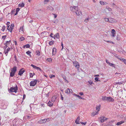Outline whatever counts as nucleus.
I'll list each match as a JSON object with an SVG mask.
<instances>
[{"mask_svg": "<svg viewBox=\"0 0 126 126\" xmlns=\"http://www.w3.org/2000/svg\"><path fill=\"white\" fill-rule=\"evenodd\" d=\"M50 0H45L44 1V3L45 4H47Z\"/></svg>", "mask_w": 126, "mask_h": 126, "instance_id": "nucleus-40", "label": "nucleus"}, {"mask_svg": "<svg viewBox=\"0 0 126 126\" xmlns=\"http://www.w3.org/2000/svg\"><path fill=\"white\" fill-rule=\"evenodd\" d=\"M105 41L107 43H112L113 44H114V42H112L111 41Z\"/></svg>", "mask_w": 126, "mask_h": 126, "instance_id": "nucleus-46", "label": "nucleus"}, {"mask_svg": "<svg viewBox=\"0 0 126 126\" xmlns=\"http://www.w3.org/2000/svg\"><path fill=\"white\" fill-rule=\"evenodd\" d=\"M20 39L21 41H22L24 40L25 39L24 37H21L20 38Z\"/></svg>", "mask_w": 126, "mask_h": 126, "instance_id": "nucleus-42", "label": "nucleus"}, {"mask_svg": "<svg viewBox=\"0 0 126 126\" xmlns=\"http://www.w3.org/2000/svg\"><path fill=\"white\" fill-rule=\"evenodd\" d=\"M20 9L19 8H17L16 9V13L15 14V15H16L18 13V12L20 10Z\"/></svg>", "mask_w": 126, "mask_h": 126, "instance_id": "nucleus-31", "label": "nucleus"}, {"mask_svg": "<svg viewBox=\"0 0 126 126\" xmlns=\"http://www.w3.org/2000/svg\"><path fill=\"white\" fill-rule=\"evenodd\" d=\"M46 119H44L43 120H42L40 121V123H45L46 122Z\"/></svg>", "mask_w": 126, "mask_h": 126, "instance_id": "nucleus-27", "label": "nucleus"}, {"mask_svg": "<svg viewBox=\"0 0 126 126\" xmlns=\"http://www.w3.org/2000/svg\"><path fill=\"white\" fill-rule=\"evenodd\" d=\"M79 119L78 118L75 121V123L77 124H79Z\"/></svg>", "mask_w": 126, "mask_h": 126, "instance_id": "nucleus-38", "label": "nucleus"}, {"mask_svg": "<svg viewBox=\"0 0 126 126\" xmlns=\"http://www.w3.org/2000/svg\"><path fill=\"white\" fill-rule=\"evenodd\" d=\"M36 54L38 56H39L40 55V52L38 50H36L35 52Z\"/></svg>", "mask_w": 126, "mask_h": 126, "instance_id": "nucleus-26", "label": "nucleus"}, {"mask_svg": "<svg viewBox=\"0 0 126 126\" xmlns=\"http://www.w3.org/2000/svg\"><path fill=\"white\" fill-rule=\"evenodd\" d=\"M111 66L112 67H114V68H115V65L113 64L112 63V64L111 65Z\"/></svg>", "mask_w": 126, "mask_h": 126, "instance_id": "nucleus-63", "label": "nucleus"}, {"mask_svg": "<svg viewBox=\"0 0 126 126\" xmlns=\"http://www.w3.org/2000/svg\"><path fill=\"white\" fill-rule=\"evenodd\" d=\"M99 112H97L96 111H94L92 113L91 116L92 117H94L95 115H97Z\"/></svg>", "mask_w": 126, "mask_h": 126, "instance_id": "nucleus-15", "label": "nucleus"}, {"mask_svg": "<svg viewBox=\"0 0 126 126\" xmlns=\"http://www.w3.org/2000/svg\"><path fill=\"white\" fill-rule=\"evenodd\" d=\"M108 64H109V65L110 66H111L112 64V63H110L109 62H108Z\"/></svg>", "mask_w": 126, "mask_h": 126, "instance_id": "nucleus-62", "label": "nucleus"}, {"mask_svg": "<svg viewBox=\"0 0 126 126\" xmlns=\"http://www.w3.org/2000/svg\"><path fill=\"white\" fill-rule=\"evenodd\" d=\"M100 122H103L104 120H107V119H108V118H105V117L103 116H101L100 118Z\"/></svg>", "mask_w": 126, "mask_h": 126, "instance_id": "nucleus-12", "label": "nucleus"}, {"mask_svg": "<svg viewBox=\"0 0 126 126\" xmlns=\"http://www.w3.org/2000/svg\"><path fill=\"white\" fill-rule=\"evenodd\" d=\"M54 41H51L49 42V44L50 45H51L53 44H54Z\"/></svg>", "mask_w": 126, "mask_h": 126, "instance_id": "nucleus-37", "label": "nucleus"}, {"mask_svg": "<svg viewBox=\"0 0 126 126\" xmlns=\"http://www.w3.org/2000/svg\"><path fill=\"white\" fill-rule=\"evenodd\" d=\"M88 82L90 85H91L93 83V81L91 80H90L88 81Z\"/></svg>", "mask_w": 126, "mask_h": 126, "instance_id": "nucleus-45", "label": "nucleus"}, {"mask_svg": "<svg viewBox=\"0 0 126 126\" xmlns=\"http://www.w3.org/2000/svg\"><path fill=\"white\" fill-rule=\"evenodd\" d=\"M94 79L96 81H98V78L97 77H95L94 78Z\"/></svg>", "mask_w": 126, "mask_h": 126, "instance_id": "nucleus-57", "label": "nucleus"}, {"mask_svg": "<svg viewBox=\"0 0 126 126\" xmlns=\"http://www.w3.org/2000/svg\"><path fill=\"white\" fill-rule=\"evenodd\" d=\"M25 71V70L23 68H22L19 71L18 74L20 76H21Z\"/></svg>", "mask_w": 126, "mask_h": 126, "instance_id": "nucleus-13", "label": "nucleus"}, {"mask_svg": "<svg viewBox=\"0 0 126 126\" xmlns=\"http://www.w3.org/2000/svg\"><path fill=\"white\" fill-rule=\"evenodd\" d=\"M116 39L117 40H120L121 39L120 36L119 35H117L116 37Z\"/></svg>", "mask_w": 126, "mask_h": 126, "instance_id": "nucleus-28", "label": "nucleus"}, {"mask_svg": "<svg viewBox=\"0 0 126 126\" xmlns=\"http://www.w3.org/2000/svg\"><path fill=\"white\" fill-rule=\"evenodd\" d=\"M53 105V103L49 101L47 105L50 107L52 106Z\"/></svg>", "mask_w": 126, "mask_h": 126, "instance_id": "nucleus-23", "label": "nucleus"}, {"mask_svg": "<svg viewBox=\"0 0 126 126\" xmlns=\"http://www.w3.org/2000/svg\"><path fill=\"white\" fill-rule=\"evenodd\" d=\"M5 29V27L4 26L2 27V28L1 30L3 31H4Z\"/></svg>", "mask_w": 126, "mask_h": 126, "instance_id": "nucleus-43", "label": "nucleus"}, {"mask_svg": "<svg viewBox=\"0 0 126 126\" xmlns=\"http://www.w3.org/2000/svg\"><path fill=\"white\" fill-rule=\"evenodd\" d=\"M101 105H99L98 106H97L96 108V110H97V112H99V111H100V108Z\"/></svg>", "mask_w": 126, "mask_h": 126, "instance_id": "nucleus-19", "label": "nucleus"}, {"mask_svg": "<svg viewBox=\"0 0 126 126\" xmlns=\"http://www.w3.org/2000/svg\"><path fill=\"white\" fill-rule=\"evenodd\" d=\"M107 100L108 102H113L114 101V99L111 97H107Z\"/></svg>", "mask_w": 126, "mask_h": 126, "instance_id": "nucleus-11", "label": "nucleus"}, {"mask_svg": "<svg viewBox=\"0 0 126 126\" xmlns=\"http://www.w3.org/2000/svg\"><path fill=\"white\" fill-rule=\"evenodd\" d=\"M47 9L48 10H53V8L51 6H49L47 7Z\"/></svg>", "mask_w": 126, "mask_h": 126, "instance_id": "nucleus-25", "label": "nucleus"}, {"mask_svg": "<svg viewBox=\"0 0 126 126\" xmlns=\"http://www.w3.org/2000/svg\"><path fill=\"white\" fill-rule=\"evenodd\" d=\"M37 80H34L32 81L30 83V86H34L36 84Z\"/></svg>", "mask_w": 126, "mask_h": 126, "instance_id": "nucleus-7", "label": "nucleus"}, {"mask_svg": "<svg viewBox=\"0 0 126 126\" xmlns=\"http://www.w3.org/2000/svg\"><path fill=\"white\" fill-rule=\"evenodd\" d=\"M10 23L9 22H7L6 24L7 25V28H9V27L10 26Z\"/></svg>", "mask_w": 126, "mask_h": 126, "instance_id": "nucleus-41", "label": "nucleus"}, {"mask_svg": "<svg viewBox=\"0 0 126 126\" xmlns=\"http://www.w3.org/2000/svg\"><path fill=\"white\" fill-rule=\"evenodd\" d=\"M117 22L116 20L115 19L112 18H109V22L112 23H116Z\"/></svg>", "mask_w": 126, "mask_h": 126, "instance_id": "nucleus-8", "label": "nucleus"}, {"mask_svg": "<svg viewBox=\"0 0 126 126\" xmlns=\"http://www.w3.org/2000/svg\"><path fill=\"white\" fill-rule=\"evenodd\" d=\"M103 18L105 19V21L109 22V18H106L104 17Z\"/></svg>", "mask_w": 126, "mask_h": 126, "instance_id": "nucleus-39", "label": "nucleus"}, {"mask_svg": "<svg viewBox=\"0 0 126 126\" xmlns=\"http://www.w3.org/2000/svg\"><path fill=\"white\" fill-rule=\"evenodd\" d=\"M25 4L23 3H20L18 4V6L20 7H23L24 6Z\"/></svg>", "mask_w": 126, "mask_h": 126, "instance_id": "nucleus-24", "label": "nucleus"}, {"mask_svg": "<svg viewBox=\"0 0 126 126\" xmlns=\"http://www.w3.org/2000/svg\"><path fill=\"white\" fill-rule=\"evenodd\" d=\"M4 48V52L6 55L7 56L8 52L10 50H12L13 49V48L12 47V46H10V47H8L7 48Z\"/></svg>", "mask_w": 126, "mask_h": 126, "instance_id": "nucleus-3", "label": "nucleus"}, {"mask_svg": "<svg viewBox=\"0 0 126 126\" xmlns=\"http://www.w3.org/2000/svg\"><path fill=\"white\" fill-rule=\"evenodd\" d=\"M72 92L73 91L71 89H69V88L67 89L65 91V93H66L68 94H69L70 93H72Z\"/></svg>", "mask_w": 126, "mask_h": 126, "instance_id": "nucleus-14", "label": "nucleus"}, {"mask_svg": "<svg viewBox=\"0 0 126 126\" xmlns=\"http://www.w3.org/2000/svg\"><path fill=\"white\" fill-rule=\"evenodd\" d=\"M6 37V36H2V39H4Z\"/></svg>", "mask_w": 126, "mask_h": 126, "instance_id": "nucleus-58", "label": "nucleus"}, {"mask_svg": "<svg viewBox=\"0 0 126 126\" xmlns=\"http://www.w3.org/2000/svg\"><path fill=\"white\" fill-rule=\"evenodd\" d=\"M70 9L71 11L75 13L78 10V7L77 6H71L70 7Z\"/></svg>", "mask_w": 126, "mask_h": 126, "instance_id": "nucleus-5", "label": "nucleus"}, {"mask_svg": "<svg viewBox=\"0 0 126 126\" xmlns=\"http://www.w3.org/2000/svg\"><path fill=\"white\" fill-rule=\"evenodd\" d=\"M15 11V9H14V10L13 11H12V14H13L14 13V12Z\"/></svg>", "mask_w": 126, "mask_h": 126, "instance_id": "nucleus-56", "label": "nucleus"}, {"mask_svg": "<svg viewBox=\"0 0 126 126\" xmlns=\"http://www.w3.org/2000/svg\"><path fill=\"white\" fill-rule=\"evenodd\" d=\"M61 46H62V50L63 49V44L62 42V43H61Z\"/></svg>", "mask_w": 126, "mask_h": 126, "instance_id": "nucleus-61", "label": "nucleus"}, {"mask_svg": "<svg viewBox=\"0 0 126 126\" xmlns=\"http://www.w3.org/2000/svg\"><path fill=\"white\" fill-rule=\"evenodd\" d=\"M14 42L15 43V45H17V42L16 41H14Z\"/></svg>", "mask_w": 126, "mask_h": 126, "instance_id": "nucleus-59", "label": "nucleus"}, {"mask_svg": "<svg viewBox=\"0 0 126 126\" xmlns=\"http://www.w3.org/2000/svg\"><path fill=\"white\" fill-rule=\"evenodd\" d=\"M23 26L22 27H21L20 29H19V32H21V31H22L23 32L24 28L23 27Z\"/></svg>", "mask_w": 126, "mask_h": 126, "instance_id": "nucleus-35", "label": "nucleus"}, {"mask_svg": "<svg viewBox=\"0 0 126 126\" xmlns=\"http://www.w3.org/2000/svg\"><path fill=\"white\" fill-rule=\"evenodd\" d=\"M81 124H82V125H85L87 123V122H81Z\"/></svg>", "mask_w": 126, "mask_h": 126, "instance_id": "nucleus-53", "label": "nucleus"}, {"mask_svg": "<svg viewBox=\"0 0 126 126\" xmlns=\"http://www.w3.org/2000/svg\"><path fill=\"white\" fill-rule=\"evenodd\" d=\"M45 119H46V121H49L50 120V118H48Z\"/></svg>", "mask_w": 126, "mask_h": 126, "instance_id": "nucleus-55", "label": "nucleus"}, {"mask_svg": "<svg viewBox=\"0 0 126 126\" xmlns=\"http://www.w3.org/2000/svg\"><path fill=\"white\" fill-rule=\"evenodd\" d=\"M124 122L125 121H121L119 122H117L116 124V125L117 126H119L124 123Z\"/></svg>", "mask_w": 126, "mask_h": 126, "instance_id": "nucleus-17", "label": "nucleus"}, {"mask_svg": "<svg viewBox=\"0 0 126 126\" xmlns=\"http://www.w3.org/2000/svg\"><path fill=\"white\" fill-rule=\"evenodd\" d=\"M123 83H122L121 82H117L116 83V84H122Z\"/></svg>", "mask_w": 126, "mask_h": 126, "instance_id": "nucleus-50", "label": "nucleus"}, {"mask_svg": "<svg viewBox=\"0 0 126 126\" xmlns=\"http://www.w3.org/2000/svg\"><path fill=\"white\" fill-rule=\"evenodd\" d=\"M54 37H55L57 39H59V38L60 36L59 35V33H57L55 34L54 35Z\"/></svg>", "mask_w": 126, "mask_h": 126, "instance_id": "nucleus-21", "label": "nucleus"}, {"mask_svg": "<svg viewBox=\"0 0 126 126\" xmlns=\"http://www.w3.org/2000/svg\"><path fill=\"white\" fill-rule=\"evenodd\" d=\"M89 19L90 18L89 17H88L87 18H86L85 20H84V21L85 22L87 23L89 21Z\"/></svg>", "mask_w": 126, "mask_h": 126, "instance_id": "nucleus-33", "label": "nucleus"}, {"mask_svg": "<svg viewBox=\"0 0 126 126\" xmlns=\"http://www.w3.org/2000/svg\"><path fill=\"white\" fill-rule=\"evenodd\" d=\"M120 61L123 62L126 65V60L124 58H123L122 59H120Z\"/></svg>", "mask_w": 126, "mask_h": 126, "instance_id": "nucleus-30", "label": "nucleus"}, {"mask_svg": "<svg viewBox=\"0 0 126 126\" xmlns=\"http://www.w3.org/2000/svg\"><path fill=\"white\" fill-rule=\"evenodd\" d=\"M107 97L106 96H103L102 99L103 101H105V100H107Z\"/></svg>", "mask_w": 126, "mask_h": 126, "instance_id": "nucleus-29", "label": "nucleus"}, {"mask_svg": "<svg viewBox=\"0 0 126 126\" xmlns=\"http://www.w3.org/2000/svg\"><path fill=\"white\" fill-rule=\"evenodd\" d=\"M53 34L52 33H51L50 34V36L51 37H52V38H54V39L55 38L53 36H52V35H53Z\"/></svg>", "mask_w": 126, "mask_h": 126, "instance_id": "nucleus-51", "label": "nucleus"}, {"mask_svg": "<svg viewBox=\"0 0 126 126\" xmlns=\"http://www.w3.org/2000/svg\"><path fill=\"white\" fill-rule=\"evenodd\" d=\"M47 61L51 63L52 62V59L51 58H47Z\"/></svg>", "mask_w": 126, "mask_h": 126, "instance_id": "nucleus-32", "label": "nucleus"}, {"mask_svg": "<svg viewBox=\"0 0 126 126\" xmlns=\"http://www.w3.org/2000/svg\"><path fill=\"white\" fill-rule=\"evenodd\" d=\"M73 63L74 65L78 70H79L80 67V65L79 63L77 61L74 62Z\"/></svg>", "mask_w": 126, "mask_h": 126, "instance_id": "nucleus-6", "label": "nucleus"}, {"mask_svg": "<svg viewBox=\"0 0 126 126\" xmlns=\"http://www.w3.org/2000/svg\"><path fill=\"white\" fill-rule=\"evenodd\" d=\"M11 41L10 40L9 41H7L6 43L5 44V46L4 47V48H7L8 47H10V46H12V44L11 42Z\"/></svg>", "mask_w": 126, "mask_h": 126, "instance_id": "nucleus-4", "label": "nucleus"}, {"mask_svg": "<svg viewBox=\"0 0 126 126\" xmlns=\"http://www.w3.org/2000/svg\"><path fill=\"white\" fill-rule=\"evenodd\" d=\"M56 49L55 48H53L52 49V55H55L56 53Z\"/></svg>", "mask_w": 126, "mask_h": 126, "instance_id": "nucleus-18", "label": "nucleus"}, {"mask_svg": "<svg viewBox=\"0 0 126 126\" xmlns=\"http://www.w3.org/2000/svg\"><path fill=\"white\" fill-rule=\"evenodd\" d=\"M36 69H37V70H39L41 71H42V70L41 69V68H39L38 67H37V68H36Z\"/></svg>", "mask_w": 126, "mask_h": 126, "instance_id": "nucleus-54", "label": "nucleus"}, {"mask_svg": "<svg viewBox=\"0 0 126 126\" xmlns=\"http://www.w3.org/2000/svg\"><path fill=\"white\" fill-rule=\"evenodd\" d=\"M116 57L119 60H120V59H121L122 58H119V56H116Z\"/></svg>", "mask_w": 126, "mask_h": 126, "instance_id": "nucleus-52", "label": "nucleus"}, {"mask_svg": "<svg viewBox=\"0 0 126 126\" xmlns=\"http://www.w3.org/2000/svg\"><path fill=\"white\" fill-rule=\"evenodd\" d=\"M14 26V25L13 24H11L10 25V28L7 29L9 30L11 32H12V30L13 29Z\"/></svg>", "mask_w": 126, "mask_h": 126, "instance_id": "nucleus-10", "label": "nucleus"}, {"mask_svg": "<svg viewBox=\"0 0 126 126\" xmlns=\"http://www.w3.org/2000/svg\"><path fill=\"white\" fill-rule=\"evenodd\" d=\"M111 36L112 37H114L115 36V34L116 33L115 30L114 29H112L111 31Z\"/></svg>", "mask_w": 126, "mask_h": 126, "instance_id": "nucleus-9", "label": "nucleus"}, {"mask_svg": "<svg viewBox=\"0 0 126 126\" xmlns=\"http://www.w3.org/2000/svg\"><path fill=\"white\" fill-rule=\"evenodd\" d=\"M17 67L16 66H14L13 68L11 69V72L10 73V76L13 77L15 74V72L16 71Z\"/></svg>", "mask_w": 126, "mask_h": 126, "instance_id": "nucleus-1", "label": "nucleus"}, {"mask_svg": "<svg viewBox=\"0 0 126 126\" xmlns=\"http://www.w3.org/2000/svg\"><path fill=\"white\" fill-rule=\"evenodd\" d=\"M26 53L28 55H29L30 57H31V51H27L26 52Z\"/></svg>", "mask_w": 126, "mask_h": 126, "instance_id": "nucleus-36", "label": "nucleus"}, {"mask_svg": "<svg viewBox=\"0 0 126 126\" xmlns=\"http://www.w3.org/2000/svg\"><path fill=\"white\" fill-rule=\"evenodd\" d=\"M31 66L33 68L35 69H36V68H37V67L36 66L34 65H33V64H31Z\"/></svg>", "mask_w": 126, "mask_h": 126, "instance_id": "nucleus-44", "label": "nucleus"}, {"mask_svg": "<svg viewBox=\"0 0 126 126\" xmlns=\"http://www.w3.org/2000/svg\"><path fill=\"white\" fill-rule=\"evenodd\" d=\"M77 97H78L79 99H81V98H82V97H81L80 96L78 95L77 96Z\"/></svg>", "mask_w": 126, "mask_h": 126, "instance_id": "nucleus-64", "label": "nucleus"}, {"mask_svg": "<svg viewBox=\"0 0 126 126\" xmlns=\"http://www.w3.org/2000/svg\"><path fill=\"white\" fill-rule=\"evenodd\" d=\"M49 77L50 78H52L53 77H54L55 76L54 75H51Z\"/></svg>", "mask_w": 126, "mask_h": 126, "instance_id": "nucleus-48", "label": "nucleus"}, {"mask_svg": "<svg viewBox=\"0 0 126 126\" xmlns=\"http://www.w3.org/2000/svg\"><path fill=\"white\" fill-rule=\"evenodd\" d=\"M62 76L64 79H66V77L64 75H62Z\"/></svg>", "mask_w": 126, "mask_h": 126, "instance_id": "nucleus-47", "label": "nucleus"}, {"mask_svg": "<svg viewBox=\"0 0 126 126\" xmlns=\"http://www.w3.org/2000/svg\"><path fill=\"white\" fill-rule=\"evenodd\" d=\"M30 46L29 44H27L25 45L24 47V48H29L30 47Z\"/></svg>", "mask_w": 126, "mask_h": 126, "instance_id": "nucleus-34", "label": "nucleus"}, {"mask_svg": "<svg viewBox=\"0 0 126 126\" xmlns=\"http://www.w3.org/2000/svg\"><path fill=\"white\" fill-rule=\"evenodd\" d=\"M105 11H106L107 10H108L109 11H111L112 9L111 8L109 7V6H106V8L105 9Z\"/></svg>", "mask_w": 126, "mask_h": 126, "instance_id": "nucleus-20", "label": "nucleus"}, {"mask_svg": "<svg viewBox=\"0 0 126 126\" xmlns=\"http://www.w3.org/2000/svg\"><path fill=\"white\" fill-rule=\"evenodd\" d=\"M99 3L100 4L102 5H106L108 4V3L106 2H103L101 1H100Z\"/></svg>", "mask_w": 126, "mask_h": 126, "instance_id": "nucleus-22", "label": "nucleus"}, {"mask_svg": "<svg viewBox=\"0 0 126 126\" xmlns=\"http://www.w3.org/2000/svg\"><path fill=\"white\" fill-rule=\"evenodd\" d=\"M30 77L32 78L33 76V74L32 73H30Z\"/></svg>", "mask_w": 126, "mask_h": 126, "instance_id": "nucleus-49", "label": "nucleus"}, {"mask_svg": "<svg viewBox=\"0 0 126 126\" xmlns=\"http://www.w3.org/2000/svg\"><path fill=\"white\" fill-rule=\"evenodd\" d=\"M18 90V87L16 85L15 87H12L10 88L9 91L12 92H15L16 93Z\"/></svg>", "mask_w": 126, "mask_h": 126, "instance_id": "nucleus-2", "label": "nucleus"}, {"mask_svg": "<svg viewBox=\"0 0 126 126\" xmlns=\"http://www.w3.org/2000/svg\"><path fill=\"white\" fill-rule=\"evenodd\" d=\"M77 15L78 16H80L82 14L81 12L78 11V10L75 12Z\"/></svg>", "mask_w": 126, "mask_h": 126, "instance_id": "nucleus-16", "label": "nucleus"}, {"mask_svg": "<svg viewBox=\"0 0 126 126\" xmlns=\"http://www.w3.org/2000/svg\"><path fill=\"white\" fill-rule=\"evenodd\" d=\"M79 94L80 95H83V92H81L79 93Z\"/></svg>", "mask_w": 126, "mask_h": 126, "instance_id": "nucleus-60", "label": "nucleus"}]
</instances>
